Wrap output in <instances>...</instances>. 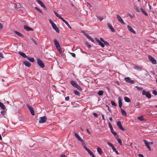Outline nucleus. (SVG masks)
<instances>
[{
  "mask_svg": "<svg viewBox=\"0 0 157 157\" xmlns=\"http://www.w3.org/2000/svg\"><path fill=\"white\" fill-rule=\"evenodd\" d=\"M47 120V117L46 116H43L39 118V123H43L45 122Z\"/></svg>",
  "mask_w": 157,
  "mask_h": 157,
  "instance_id": "nucleus-1",
  "label": "nucleus"
},
{
  "mask_svg": "<svg viewBox=\"0 0 157 157\" xmlns=\"http://www.w3.org/2000/svg\"><path fill=\"white\" fill-rule=\"evenodd\" d=\"M142 95H145L146 97L148 98H150L151 97L150 93L148 92H146L144 90L143 91Z\"/></svg>",
  "mask_w": 157,
  "mask_h": 157,
  "instance_id": "nucleus-2",
  "label": "nucleus"
},
{
  "mask_svg": "<svg viewBox=\"0 0 157 157\" xmlns=\"http://www.w3.org/2000/svg\"><path fill=\"white\" fill-rule=\"evenodd\" d=\"M37 62L38 64L40 67L42 68L44 67V63L40 59H37Z\"/></svg>",
  "mask_w": 157,
  "mask_h": 157,
  "instance_id": "nucleus-3",
  "label": "nucleus"
},
{
  "mask_svg": "<svg viewBox=\"0 0 157 157\" xmlns=\"http://www.w3.org/2000/svg\"><path fill=\"white\" fill-rule=\"evenodd\" d=\"M149 60L154 64H155L157 63L156 60L153 57L150 56H148Z\"/></svg>",
  "mask_w": 157,
  "mask_h": 157,
  "instance_id": "nucleus-4",
  "label": "nucleus"
},
{
  "mask_svg": "<svg viewBox=\"0 0 157 157\" xmlns=\"http://www.w3.org/2000/svg\"><path fill=\"white\" fill-rule=\"evenodd\" d=\"M116 16L117 19L119 21V22L122 24H124V22L122 19L121 17L118 14Z\"/></svg>",
  "mask_w": 157,
  "mask_h": 157,
  "instance_id": "nucleus-5",
  "label": "nucleus"
},
{
  "mask_svg": "<svg viewBox=\"0 0 157 157\" xmlns=\"http://www.w3.org/2000/svg\"><path fill=\"white\" fill-rule=\"evenodd\" d=\"M84 148L85 150L87 151L88 153L91 155L92 157H96L93 153V152L90 150L88 148L86 147H84Z\"/></svg>",
  "mask_w": 157,
  "mask_h": 157,
  "instance_id": "nucleus-6",
  "label": "nucleus"
},
{
  "mask_svg": "<svg viewBox=\"0 0 157 157\" xmlns=\"http://www.w3.org/2000/svg\"><path fill=\"white\" fill-rule=\"evenodd\" d=\"M27 106L29 109V110H30L31 114L32 115H34V112L32 107L28 104L27 105Z\"/></svg>",
  "mask_w": 157,
  "mask_h": 157,
  "instance_id": "nucleus-7",
  "label": "nucleus"
},
{
  "mask_svg": "<svg viewBox=\"0 0 157 157\" xmlns=\"http://www.w3.org/2000/svg\"><path fill=\"white\" fill-rule=\"evenodd\" d=\"M37 2L40 5V6L43 7L45 10H46L47 8L44 5L40 0H37Z\"/></svg>",
  "mask_w": 157,
  "mask_h": 157,
  "instance_id": "nucleus-8",
  "label": "nucleus"
},
{
  "mask_svg": "<svg viewBox=\"0 0 157 157\" xmlns=\"http://www.w3.org/2000/svg\"><path fill=\"white\" fill-rule=\"evenodd\" d=\"M107 26L109 28V29H110L111 31L112 32H115V29H114L113 27L110 25V24L109 23H108L107 24Z\"/></svg>",
  "mask_w": 157,
  "mask_h": 157,
  "instance_id": "nucleus-9",
  "label": "nucleus"
},
{
  "mask_svg": "<svg viewBox=\"0 0 157 157\" xmlns=\"http://www.w3.org/2000/svg\"><path fill=\"white\" fill-rule=\"evenodd\" d=\"M125 80L126 82L132 84H133L134 83V80H131L129 77L125 78Z\"/></svg>",
  "mask_w": 157,
  "mask_h": 157,
  "instance_id": "nucleus-10",
  "label": "nucleus"
},
{
  "mask_svg": "<svg viewBox=\"0 0 157 157\" xmlns=\"http://www.w3.org/2000/svg\"><path fill=\"white\" fill-rule=\"evenodd\" d=\"M117 125L121 130L123 131L124 130V128L122 127L121 125V123L120 121H118L117 122Z\"/></svg>",
  "mask_w": 157,
  "mask_h": 157,
  "instance_id": "nucleus-11",
  "label": "nucleus"
},
{
  "mask_svg": "<svg viewBox=\"0 0 157 157\" xmlns=\"http://www.w3.org/2000/svg\"><path fill=\"white\" fill-rule=\"evenodd\" d=\"M143 141L144 142L146 146L149 149V150L151 151V148L149 146V144H148V142L145 140H144Z\"/></svg>",
  "mask_w": 157,
  "mask_h": 157,
  "instance_id": "nucleus-12",
  "label": "nucleus"
},
{
  "mask_svg": "<svg viewBox=\"0 0 157 157\" xmlns=\"http://www.w3.org/2000/svg\"><path fill=\"white\" fill-rule=\"evenodd\" d=\"M127 28L128 30L130 32L134 34H136V33L135 31L130 26L128 25L127 26Z\"/></svg>",
  "mask_w": 157,
  "mask_h": 157,
  "instance_id": "nucleus-13",
  "label": "nucleus"
},
{
  "mask_svg": "<svg viewBox=\"0 0 157 157\" xmlns=\"http://www.w3.org/2000/svg\"><path fill=\"white\" fill-rule=\"evenodd\" d=\"M52 28L56 30V31L58 33H59V28L57 27L56 25L54 24H52Z\"/></svg>",
  "mask_w": 157,
  "mask_h": 157,
  "instance_id": "nucleus-14",
  "label": "nucleus"
},
{
  "mask_svg": "<svg viewBox=\"0 0 157 157\" xmlns=\"http://www.w3.org/2000/svg\"><path fill=\"white\" fill-rule=\"evenodd\" d=\"M75 135V137L77 138L78 140L80 142H83V140L76 133H74Z\"/></svg>",
  "mask_w": 157,
  "mask_h": 157,
  "instance_id": "nucleus-15",
  "label": "nucleus"
},
{
  "mask_svg": "<svg viewBox=\"0 0 157 157\" xmlns=\"http://www.w3.org/2000/svg\"><path fill=\"white\" fill-rule=\"evenodd\" d=\"M24 29L27 31L33 30V29L29 27V26L25 25L24 26Z\"/></svg>",
  "mask_w": 157,
  "mask_h": 157,
  "instance_id": "nucleus-16",
  "label": "nucleus"
},
{
  "mask_svg": "<svg viewBox=\"0 0 157 157\" xmlns=\"http://www.w3.org/2000/svg\"><path fill=\"white\" fill-rule=\"evenodd\" d=\"M118 100L119 107L120 108H121L122 105V103L121 98L120 97L118 98Z\"/></svg>",
  "mask_w": 157,
  "mask_h": 157,
  "instance_id": "nucleus-17",
  "label": "nucleus"
},
{
  "mask_svg": "<svg viewBox=\"0 0 157 157\" xmlns=\"http://www.w3.org/2000/svg\"><path fill=\"white\" fill-rule=\"evenodd\" d=\"M71 84L74 87H76L78 84L75 81H72L70 82Z\"/></svg>",
  "mask_w": 157,
  "mask_h": 157,
  "instance_id": "nucleus-18",
  "label": "nucleus"
},
{
  "mask_svg": "<svg viewBox=\"0 0 157 157\" xmlns=\"http://www.w3.org/2000/svg\"><path fill=\"white\" fill-rule=\"evenodd\" d=\"M24 63L26 66L28 67H29L31 66L30 63L27 61H24Z\"/></svg>",
  "mask_w": 157,
  "mask_h": 157,
  "instance_id": "nucleus-19",
  "label": "nucleus"
},
{
  "mask_svg": "<svg viewBox=\"0 0 157 157\" xmlns=\"http://www.w3.org/2000/svg\"><path fill=\"white\" fill-rule=\"evenodd\" d=\"M18 53L19 55H20L21 56L24 58L27 57V56H26V55L24 53H23L22 52H19Z\"/></svg>",
  "mask_w": 157,
  "mask_h": 157,
  "instance_id": "nucleus-20",
  "label": "nucleus"
},
{
  "mask_svg": "<svg viewBox=\"0 0 157 157\" xmlns=\"http://www.w3.org/2000/svg\"><path fill=\"white\" fill-rule=\"evenodd\" d=\"M0 107L3 110H5L6 108L5 105L1 102H0Z\"/></svg>",
  "mask_w": 157,
  "mask_h": 157,
  "instance_id": "nucleus-21",
  "label": "nucleus"
},
{
  "mask_svg": "<svg viewBox=\"0 0 157 157\" xmlns=\"http://www.w3.org/2000/svg\"><path fill=\"white\" fill-rule=\"evenodd\" d=\"M121 112L122 114L124 116H127V113H126V112L122 109H121Z\"/></svg>",
  "mask_w": 157,
  "mask_h": 157,
  "instance_id": "nucleus-22",
  "label": "nucleus"
},
{
  "mask_svg": "<svg viewBox=\"0 0 157 157\" xmlns=\"http://www.w3.org/2000/svg\"><path fill=\"white\" fill-rule=\"evenodd\" d=\"M124 100L126 102H130V99L127 97H124Z\"/></svg>",
  "mask_w": 157,
  "mask_h": 157,
  "instance_id": "nucleus-23",
  "label": "nucleus"
},
{
  "mask_svg": "<svg viewBox=\"0 0 157 157\" xmlns=\"http://www.w3.org/2000/svg\"><path fill=\"white\" fill-rule=\"evenodd\" d=\"M27 59L31 62H33L34 61V59L33 58L31 57H26Z\"/></svg>",
  "mask_w": 157,
  "mask_h": 157,
  "instance_id": "nucleus-24",
  "label": "nucleus"
},
{
  "mask_svg": "<svg viewBox=\"0 0 157 157\" xmlns=\"http://www.w3.org/2000/svg\"><path fill=\"white\" fill-rule=\"evenodd\" d=\"M97 151L100 154H101L102 153V151L101 148L98 147L97 148Z\"/></svg>",
  "mask_w": 157,
  "mask_h": 157,
  "instance_id": "nucleus-25",
  "label": "nucleus"
},
{
  "mask_svg": "<svg viewBox=\"0 0 157 157\" xmlns=\"http://www.w3.org/2000/svg\"><path fill=\"white\" fill-rule=\"evenodd\" d=\"M104 93V92L102 90L99 91L98 93V94L99 96L102 95Z\"/></svg>",
  "mask_w": 157,
  "mask_h": 157,
  "instance_id": "nucleus-26",
  "label": "nucleus"
},
{
  "mask_svg": "<svg viewBox=\"0 0 157 157\" xmlns=\"http://www.w3.org/2000/svg\"><path fill=\"white\" fill-rule=\"evenodd\" d=\"M56 48L58 50L59 53L60 54H61L62 53V51L61 48L60 46H59V47H56Z\"/></svg>",
  "mask_w": 157,
  "mask_h": 157,
  "instance_id": "nucleus-27",
  "label": "nucleus"
},
{
  "mask_svg": "<svg viewBox=\"0 0 157 157\" xmlns=\"http://www.w3.org/2000/svg\"><path fill=\"white\" fill-rule=\"evenodd\" d=\"M141 10L142 12L146 16H147L148 14L142 8H141Z\"/></svg>",
  "mask_w": 157,
  "mask_h": 157,
  "instance_id": "nucleus-28",
  "label": "nucleus"
},
{
  "mask_svg": "<svg viewBox=\"0 0 157 157\" xmlns=\"http://www.w3.org/2000/svg\"><path fill=\"white\" fill-rule=\"evenodd\" d=\"M74 94L76 95H78V96H79L80 95V93L79 92L76 90H75L74 91Z\"/></svg>",
  "mask_w": 157,
  "mask_h": 157,
  "instance_id": "nucleus-29",
  "label": "nucleus"
},
{
  "mask_svg": "<svg viewBox=\"0 0 157 157\" xmlns=\"http://www.w3.org/2000/svg\"><path fill=\"white\" fill-rule=\"evenodd\" d=\"M117 141H118V143L119 144L121 145H122V141H121V139L119 138H118L117 139Z\"/></svg>",
  "mask_w": 157,
  "mask_h": 157,
  "instance_id": "nucleus-30",
  "label": "nucleus"
},
{
  "mask_svg": "<svg viewBox=\"0 0 157 157\" xmlns=\"http://www.w3.org/2000/svg\"><path fill=\"white\" fill-rule=\"evenodd\" d=\"M15 33L17 34V35H19V36L21 37H22L23 36V35H22L21 33H19V32H18L17 31H15Z\"/></svg>",
  "mask_w": 157,
  "mask_h": 157,
  "instance_id": "nucleus-31",
  "label": "nucleus"
},
{
  "mask_svg": "<svg viewBox=\"0 0 157 157\" xmlns=\"http://www.w3.org/2000/svg\"><path fill=\"white\" fill-rule=\"evenodd\" d=\"M134 8L138 12H140V10L136 6H134Z\"/></svg>",
  "mask_w": 157,
  "mask_h": 157,
  "instance_id": "nucleus-32",
  "label": "nucleus"
},
{
  "mask_svg": "<svg viewBox=\"0 0 157 157\" xmlns=\"http://www.w3.org/2000/svg\"><path fill=\"white\" fill-rule=\"evenodd\" d=\"M35 9L37 11H38L39 12L41 13L42 14H43V13L42 11L39 8L36 7H35Z\"/></svg>",
  "mask_w": 157,
  "mask_h": 157,
  "instance_id": "nucleus-33",
  "label": "nucleus"
},
{
  "mask_svg": "<svg viewBox=\"0 0 157 157\" xmlns=\"http://www.w3.org/2000/svg\"><path fill=\"white\" fill-rule=\"evenodd\" d=\"M111 103L112 105L115 106H117V104L113 101H111Z\"/></svg>",
  "mask_w": 157,
  "mask_h": 157,
  "instance_id": "nucleus-34",
  "label": "nucleus"
},
{
  "mask_svg": "<svg viewBox=\"0 0 157 157\" xmlns=\"http://www.w3.org/2000/svg\"><path fill=\"white\" fill-rule=\"evenodd\" d=\"M78 90H82V89L81 88V86H79L78 84L77 85V86L76 87Z\"/></svg>",
  "mask_w": 157,
  "mask_h": 157,
  "instance_id": "nucleus-35",
  "label": "nucleus"
},
{
  "mask_svg": "<svg viewBox=\"0 0 157 157\" xmlns=\"http://www.w3.org/2000/svg\"><path fill=\"white\" fill-rule=\"evenodd\" d=\"M53 41H54V42L55 45H57V44L58 45V43H59L58 42V41H57V40L56 39L54 40Z\"/></svg>",
  "mask_w": 157,
  "mask_h": 157,
  "instance_id": "nucleus-36",
  "label": "nucleus"
},
{
  "mask_svg": "<svg viewBox=\"0 0 157 157\" xmlns=\"http://www.w3.org/2000/svg\"><path fill=\"white\" fill-rule=\"evenodd\" d=\"M99 45L101 46V47L103 48L104 47L105 45L102 42H100L99 43Z\"/></svg>",
  "mask_w": 157,
  "mask_h": 157,
  "instance_id": "nucleus-37",
  "label": "nucleus"
},
{
  "mask_svg": "<svg viewBox=\"0 0 157 157\" xmlns=\"http://www.w3.org/2000/svg\"><path fill=\"white\" fill-rule=\"evenodd\" d=\"M138 119L141 121H142L143 120V117L142 116L139 117H138Z\"/></svg>",
  "mask_w": 157,
  "mask_h": 157,
  "instance_id": "nucleus-38",
  "label": "nucleus"
},
{
  "mask_svg": "<svg viewBox=\"0 0 157 157\" xmlns=\"http://www.w3.org/2000/svg\"><path fill=\"white\" fill-rule=\"evenodd\" d=\"M54 13L57 17L59 18L60 17L59 15L56 11H54Z\"/></svg>",
  "mask_w": 157,
  "mask_h": 157,
  "instance_id": "nucleus-39",
  "label": "nucleus"
},
{
  "mask_svg": "<svg viewBox=\"0 0 157 157\" xmlns=\"http://www.w3.org/2000/svg\"><path fill=\"white\" fill-rule=\"evenodd\" d=\"M136 89L139 90H142V88L139 87L138 86H136Z\"/></svg>",
  "mask_w": 157,
  "mask_h": 157,
  "instance_id": "nucleus-40",
  "label": "nucleus"
},
{
  "mask_svg": "<svg viewBox=\"0 0 157 157\" xmlns=\"http://www.w3.org/2000/svg\"><path fill=\"white\" fill-rule=\"evenodd\" d=\"M153 94L155 95H157V91L155 90H153L152 91Z\"/></svg>",
  "mask_w": 157,
  "mask_h": 157,
  "instance_id": "nucleus-41",
  "label": "nucleus"
},
{
  "mask_svg": "<svg viewBox=\"0 0 157 157\" xmlns=\"http://www.w3.org/2000/svg\"><path fill=\"white\" fill-rule=\"evenodd\" d=\"M107 144L109 146L111 147L113 146V145L110 142H108Z\"/></svg>",
  "mask_w": 157,
  "mask_h": 157,
  "instance_id": "nucleus-42",
  "label": "nucleus"
},
{
  "mask_svg": "<svg viewBox=\"0 0 157 157\" xmlns=\"http://www.w3.org/2000/svg\"><path fill=\"white\" fill-rule=\"evenodd\" d=\"M86 46L88 47V48H90L91 45L88 42H86Z\"/></svg>",
  "mask_w": 157,
  "mask_h": 157,
  "instance_id": "nucleus-43",
  "label": "nucleus"
},
{
  "mask_svg": "<svg viewBox=\"0 0 157 157\" xmlns=\"http://www.w3.org/2000/svg\"><path fill=\"white\" fill-rule=\"evenodd\" d=\"M135 68L138 70H141V69L140 67H135Z\"/></svg>",
  "mask_w": 157,
  "mask_h": 157,
  "instance_id": "nucleus-44",
  "label": "nucleus"
},
{
  "mask_svg": "<svg viewBox=\"0 0 157 157\" xmlns=\"http://www.w3.org/2000/svg\"><path fill=\"white\" fill-rule=\"evenodd\" d=\"M113 135L116 138V139L118 138V135L116 133V132L115 133V134H114Z\"/></svg>",
  "mask_w": 157,
  "mask_h": 157,
  "instance_id": "nucleus-45",
  "label": "nucleus"
},
{
  "mask_svg": "<svg viewBox=\"0 0 157 157\" xmlns=\"http://www.w3.org/2000/svg\"><path fill=\"white\" fill-rule=\"evenodd\" d=\"M108 124L110 129L113 128L112 125L110 123H109Z\"/></svg>",
  "mask_w": 157,
  "mask_h": 157,
  "instance_id": "nucleus-46",
  "label": "nucleus"
},
{
  "mask_svg": "<svg viewBox=\"0 0 157 157\" xmlns=\"http://www.w3.org/2000/svg\"><path fill=\"white\" fill-rule=\"evenodd\" d=\"M103 43L105 45H109V43L106 41H105Z\"/></svg>",
  "mask_w": 157,
  "mask_h": 157,
  "instance_id": "nucleus-47",
  "label": "nucleus"
},
{
  "mask_svg": "<svg viewBox=\"0 0 157 157\" xmlns=\"http://www.w3.org/2000/svg\"><path fill=\"white\" fill-rule=\"evenodd\" d=\"M31 40L36 45L37 44L36 41L33 38H32Z\"/></svg>",
  "mask_w": 157,
  "mask_h": 157,
  "instance_id": "nucleus-48",
  "label": "nucleus"
},
{
  "mask_svg": "<svg viewBox=\"0 0 157 157\" xmlns=\"http://www.w3.org/2000/svg\"><path fill=\"white\" fill-rule=\"evenodd\" d=\"M110 130H111V132L112 133V134H113V135L114 134H115V133H116V132H115L114 131V130H113V128H112V129H111Z\"/></svg>",
  "mask_w": 157,
  "mask_h": 157,
  "instance_id": "nucleus-49",
  "label": "nucleus"
},
{
  "mask_svg": "<svg viewBox=\"0 0 157 157\" xmlns=\"http://www.w3.org/2000/svg\"><path fill=\"white\" fill-rule=\"evenodd\" d=\"M1 113L2 115H4L5 114L6 112L5 111H2L1 112Z\"/></svg>",
  "mask_w": 157,
  "mask_h": 157,
  "instance_id": "nucleus-50",
  "label": "nucleus"
},
{
  "mask_svg": "<svg viewBox=\"0 0 157 157\" xmlns=\"http://www.w3.org/2000/svg\"><path fill=\"white\" fill-rule=\"evenodd\" d=\"M65 100L66 101H68L69 99V96H67L65 97Z\"/></svg>",
  "mask_w": 157,
  "mask_h": 157,
  "instance_id": "nucleus-51",
  "label": "nucleus"
},
{
  "mask_svg": "<svg viewBox=\"0 0 157 157\" xmlns=\"http://www.w3.org/2000/svg\"><path fill=\"white\" fill-rule=\"evenodd\" d=\"M71 54L73 57H75L76 55H75V53H71Z\"/></svg>",
  "mask_w": 157,
  "mask_h": 157,
  "instance_id": "nucleus-52",
  "label": "nucleus"
},
{
  "mask_svg": "<svg viewBox=\"0 0 157 157\" xmlns=\"http://www.w3.org/2000/svg\"><path fill=\"white\" fill-rule=\"evenodd\" d=\"M112 148L113 151H115L116 150V148L113 146L112 147Z\"/></svg>",
  "mask_w": 157,
  "mask_h": 157,
  "instance_id": "nucleus-53",
  "label": "nucleus"
},
{
  "mask_svg": "<svg viewBox=\"0 0 157 157\" xmlns=\"http://www.w3.org/2000/svg\"><path fill=\"white\" fill-rule=\"evenodd\" d=\"M0 57L2 58L4 57L3 54L1 52H0Z\"/></svg>",
  "mask_w": 157,
  "mask_h": 157,
  "instance_id": "nucleus-54",
  "label": "nucleus"
},
{
  "mask_svg": "<svg viewBox=\"0 0 157 157\" xmlns=\"http://www.w3.org/2000/svg\"><path fill=\"white\" fill-rule=\"evenodd\" d=\"M93 115L96 117H97L98 116L97 114L95 113H94Z\"/></svg>",
  "mask_w": 157,
  "mask_h": 157,
  "instance_id": "nucleus-55",
  "label": "nucleus"
},
{
  "mask_svg": "<svg viewBox=\"0 0 157 157\" xmlns=\"http://www.w3.org/2000/svg\"><path fill=\"white\" fill-rule=\"evenodd\" d=\"M59 18L61 19L63 22H64L65 21V20L61 16H60Z\"/></svg>",
  "mask_w": 157,
  "mask_h": 157,
  "instance_id": "nucleus-56",
  "label": "nucleus"
},
{
  "mask_svg": "<svg viewBox=\"0 0 157 157\" xmlns=\"http://www.w3.org/2000/svg\"><path fill=\"white\" fill-rule=\"evenodd\" d=\"M67 26L69 25L68 22L66 21H65L64 22Z\"/></svg>",
  "mask_w": 157,
  "mask_h": 157,
  "instance_id": "nucleus-57",
  "label": "nucleus"
},
{
  "mask_svg": "<svg viewBox=\"0 0 157 157\" xmlns=\"http://www.w3.org/2000/svg\"><path fill=\"white\" fill-rule=\"evenodd\" d=\"M106 106L108 107V110L110 112H111L112 111V110H111V109H110V108H109V107L107 105H106Z\"/></svg>",
  "mask_w": 157,
  "mask_h": 157,
  "instance_id": "nucleus-58",
  "label": "nucleus"
},
{
  "mask_svg": "<svg viewBox=\"0 0 157 157\" xmlns=\"http://www.w3.org/2000/svg\"><path fill=\"white\" fill-rule=\"evenodd\" d=\"M49 22L52 24H52H54V23L51 20H49Z\"/></svg>",
  "mask_w": 157,
  "mask_h": 157,
  "instance_id": "nucleus-59",
  "label": "nucleus"
},
{
  "mask_svg": "<svg viewBox=\"0 0 157 157\" xmlns=\"http://www.w3.org/2000/svg\"><path fill=\"white\" fill-rule=\"evenodd\" d=\"M98 18L101 21L103 19V18L102 17H98Z\"/></svg>",
  "mask_w": 157,
  "mask_h": 157,
  "instance_id": "nucleus-60",
  "label": "nucleus"
},
{
  "mask_svg": "<svg viewBox=\"0 0 157 157\" xmlns=\"http://www.w3.org/2000/svg\"><path fill=\"white\" fill-rule=\"evenodd\" d=\"M95 40H96V41L98 43H100V42L101 41L99 40H98V39L97 38H95Z\"/></svg>",
  "mask_w": 157,
  "mask_h": 157,
  "instance_id": "nucleus-61",
  "label": "nucleus"
},
{
  "mask_svg": "<svg viewBox=\"0 0 157 157\" xmlns=\"http://www.w3.org/2000/svg\"><path fill=\"white\" fill-rule=\"evenodd\" d=\"M138 156L139 157H144L143 155L141 154H139Z\"/></svg>",
  "mask_w": 157,
  "mask_h": 157,
  "instance_id": "nucleus-62",
  "label": "nucleus"
},
{
  "mask_svg": "<svg viewBox=\"0 0 157 157\" xmlns=\"http://www.w3.org/2000/svg\"><path fill=\"white\" fill-rule=\"evenodd\" d=\"M100 39L101 41L103 42H104L105 41L104 40H103V39L102 38H100Z\"/></svg>",
  "mask_w": 157,
  "mask_h": 157,
  "instance_id": "nucleus-63",
  "label": "nucleus"
},
{
  "mask_svg": "<svg viewBox=\"0 0 157 157\" xmlns=\"http://www.w3.org/2000/svg\"><path fill=\"white\" fill-rule=\"evenodd\" d=\"M86 36H87V38H88V39H90V38H91V37L89 35H86Z\"/></svg>",
  "mask_w": 157,
  "mask_h": 157,
  "instance_id": "nucleus-64",
  "label": "nucleus"
}]
</instances>
